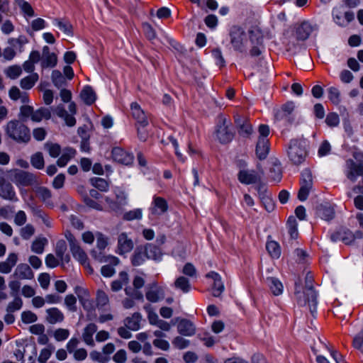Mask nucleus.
Instances as JSON below:
<instances>
[{"mask_svg":"<svg viewBox=\"0 0 363 363\" xmlns=\"http://www.w3.org/2000/svg\"><path fill=\"white\" fill-rule=\"evenodd\" d=\"M295 295L298 304L303 306L308 305L311 315L315 317L317 306V294L312 286V277L307 274L306 277V287L303 291L298 290L296 285Z\"/></svg>","mask_w":363,"mask_h":363,"instance_id":"1","label":"nucleus"},{"mask_svg":"<svg viewBox=\"0 0 363 363\" xmlns=\"http://www.w3.org/2000/svg\"><path fill=\"white\" fill-rule=\"evenodd\" d=\"M4 130L9 138L18 143H28L30 140V129L18 120L9 121Z\"/></svg>","mask_w":363,"mask_h":363,"instance_id":"2","label":"nucleus"},{"mask_svg":"<svg viewBox=\"0 0 363 363\" xmlns=\"http://www.w3.org/2000/svg\"><path fill=\"white\" fill-rule=\"evenodd\" d=\"M286 152L290 162L294 165H300L308 155L306 141L301 139L291 140Z\"/></svg>","mask_w":363,"mask_h":363,"instance_id":"3","label":"nucleus"},{"mask_svg":"<svg viewBox=\"0 0 363 363\" xmlns=\"http://www.w3.org/2000/svg\"><path fill=\"white\" fill-rule=\"evenodd\" d=\"M250 36L243 28L233 26L230 31V38L234 50L240 52L245 51Z\"/></svg>","mask_w":363,"mask_h":363,"instance_id":"4","label":"nucleus"},{"mask_svg":"<svg viewBox=\"0 0 363 363\" xmlns=\"http://www.w3.org/2000/svg\"><path fill=\"white\" fill-rule=\"evenodd\" d=\"M230 122L224 116H220L216 125V136L220 143L225 144L230 143L233 137L234 133L230 129Z\"/></svg>","mask_w":363,"mask_h":363,"instance_id":"5","label":"nucleus"},{"mask_svg":"<svg viewBox=\"0 0 363 363\" xmlns=\"http://www.w3.org/2000/svg\"><path fill=\"white\" fill-rule=\"evenodd\" d=\"M344 174L352 182H355L358 177L363 178V162L348 159L345 162Z\"/></svg>","mask_w":363,"mask_h":363,"instance_id":"6","label":"nucleus"},{"mask_svg":"<svg viewBox=\"0 0 363 363\" xmlns=\"http://www.w3.org/2000/svg\"><path fill=\"white\" fill-rule=\"evenodd\" d=\"M301 187L298 193V199L301 201L307 199L308 196L313 187V177L309 169H304L301 175L300 179Z\"/></svg>","mask_w":363,"mask_h":363,"instance_id":"7","label":"nucleus"},{"mask_svg":"<svg viewBox=\"0 0 363 363\" xmlns=\"http://www.w3.org/2000/svg\"><path fill=\"white\" fill-rule=\"evenodd\" d=\"M91 255L100 262H109L111 264H106L101 267V272L104 277H111L115 274V269L111 264L117 265L119 259L114 256H104L99 252L98 255L95 251L91 252Z\"/></svg>","mask_w":363,"mask_h":363,"instance_id":"8","label":"nucleus"},{"mask_svg":"<svg viewBox=\"0 0 363 363\" xmlns=\"http://www.w3.org/2000/svg\"><path fill=\"white\" fill-rule=\"evenodd\" d=\"M65 238L69 242V249L74 258L82 264L85 265L87 263L88 257L86 252L80 247L79 242L69 232L65 234Z\"/></svg>","mask_w":363,"mask_h":363,"instance_id":"9","label":"nucleus"},{"mask_svg":"<svg viewBox=\"0 0 363 363\" xmlns=\"http://www.w3.org/2000/svg\"><path fill=\"white\" fill-rule=\"evenodd\" d=\"M295 105L292 101H289L282 105L280 108L274 110V115L276 121L291 123L293 121L292 114Z\"/></svg>","mask_w":363,"mask_h":363,"instance_id":"10","label":"nucleus"},{"mask_svg":"<svg viewBox=\"0 0 363 363\" xmlns=\"http://www.w3.org/2000/svg\"><path fill=\"white\" fill-rule=\"evenodd\" d=\"M27 43L26 39L24 37H19L18 38H11L9 40V43L11 45V47L6 48L1 55L4 56L6 60H11L16 55L14 48H18L20 51L23 48V46Z\"/></svg>","mask_w":363,"mask_h":363,"instance_id":"11","label":"nucleus"},{"mask_svg":"<svg viewBox=\"0 0 363 363\" xmlns=\"http://www.w3.org/2000/svg\"><path fill=\"white\" fill-rule=\"evenodd\" d=\"M13 182L16 185L30 186L35 182V176L28 172L14 169L12 173Z\"/></svg>","mask_w":363,"mask_h":363,"instance_id":"12","label":"nucleus"},{"mask_svg":"<svg viewBox=\"0 0 363 363\" xmlns=\"http://www.w3.org/2000/svg\"><path fill=\"white\" fill-rule=\"evenodd\" d=\"M0 196L6 200L16 201L18 200L12 185L6 182L0 169Z\"/></svg>","mask_w":363,"mask_h":363,"instance_id":"13","label":"nucleus"},{"mask_svg":"<svg viewBox=\"0 0 363 363\" xmlns=\"http://www.w3.org/2000/svg\"><path fill=\"white\" fill-rule=\"evenodd\" d=\"M238 179L240 183L248 185L259 182L262 175L252 169H242L238 174Z\"/></svg>","mask_w":363,"mask_h":363,"instance_id":"14","label":"nucleus"},{"mask_svg":"<svg viewBox=\"0 0 363 363\" xmlns=\"http://www.w3.org/2000/svg\"><path fill=\"white\" fill-rule=\"evenodd\" d=\"M11 277L19 280H31L34 278V273L28 264L21 263L17 265Z\"/></svg>","mask_w":363,"mask_h":363,"instance_id":"15","label":"nucleus"},{"mask_svg":"<svg viewBox=\"0 0 363 363\" xmlns=\"http://www.w3.org/2000/svg\"><path fill=\"white\" fill-rule=\"evenodd\" d=\"M174 320L177 323V331L180 335L189 337L195 334L196 328L191 321L180 318H177Z\"/></svg>","mask_w":363,"mask_h":363,"instance_id":"16","label":"nucleus"},{"mask_svg":"<svg viewBox=\"0 0 363 363\" xmlns=\"http://www.w3.org/2000/svg\"><path fill=\"white\" fill-rule=\"evenodd\" d=\"M111 153L113 160L122 164L129 165L133 162V155L121 147L113 148Z\"/></svg>","mask_w":363,"mask_h":363,"instance_id":"17","label":"nucleus"},{"mask_svg":"<svg viewBox=\"0 0 363 363\" xmlns=\"http://www.w3.org/2000/svg\"><path fill=\"white\" fill-rule=\"evenodd\" d=\"M235 123L240 136L243 138H248L252 133V126L245 118L240 116H236L235 117Z\"/></svg>","mask_w":363,"mask_h":363,"instance_id":"18","label":"nucleus"},{"mask_svg":"<svg viewBox=\"0 0 363 363\" xmlns=\"http://www.w3.org/2000/svg\"><path fill=\"white\" fill-rule=\"evenodd\" d=\"M130 111L132 116L136 120L139 125L145 127L148 125L147 116L137 102H132L130 104Z\"/></svg>","mask_w":363,"mask_h":363,"instance_id":"19","label":"nucleus"},{"mask_svg":"<svg viewBox=\"0 0 363 363\" xmlns=\"http://www.w3.org/2000/svg\"><path fill=\"white\" fill-rule=\"evenodd\" d=\"M146 298L152 303H156L164 298V290L158 286L156 283H152L148 288L145 294Z\"/></svg>","mask_w":363,"mask_h":363,"instance_id":"20","label":"nucleus"},{"mask_svg":"<svg viewBox=\"0 0 363 363\" xmlns=\"http://www.w3.org/2000/svg\"><path fill=\"white\" fill-rule=\"evenodd\" d=\"M316 213L318 217L326 221H330L335 217V210L328 203L318 205L316 208Z\"/></svg>","mask_w":363,"mask_h":363,"instance_id":"21","label":"nucleus"},{"mask_svg":"<svg viewBox=\"0 0 363 363\" xmlns=\"http://www.w3.org/2000/svg\"><path fill=\"white\" fill-rule=\"evenodd\" d=\"M133 248V242L126 233H122L118 238V250L120 255L130 252Z\"/></svg>","mask_w":363,"mask_h":363,"instance_id":"22","label":"nucleus"},{"mask_svg":"<svg viewBox=\"0 0 363 363\" xmlns=\"http://www.w3.org/2000/svg\"><path fill=\"white\" fill-rule=\"evenodd\" d=\"M168 209V204L167 201L160 196H154L150 207V211L154 215H162Z\"/></svg>","mask_w":363,"mask_h":363,"instance_id":"23","label":"nucleus"},{"mask_svg":"<svg viewBox=\"0 0 363 363\" xmlns=\"http://www.w3.org/2000/svg\"><path fill=\"white\" fill-rule=\"evenodd\" d=\"M313 28L312 25L308 22L304 21L298 25L296 28V38L298 40H306L308 38L312 33Z\"/></svg>","mask_w":363,"mask_h":363,"instance_id":"24","label":"nucleus"},{"mask_svg":"<svg viewBox=\"0 0 363 363\" xmlns=\"http://www.w3.org/2000/svg\"><path fill=\"white\" fill-rule=\"evenodd\" d=\"M255 152L259 160L266 159L269 152V140L264 138H258Z\"/></svg>","mask_w":363,"mask_h":363,"instance_id":"25","label":"nucleus"},{"mask_svg":"<svg viewBox=\"0 0 363 363\" xmlns=\"http://www.w3.org/2000/svg\"><path fill=\"white\" fill-rule=\"evenodd\" d=\"M46 320L50 324H56L64 320L63 313L57 308L53 307L46 310Z\"/></svg>","mask_w":363,"mask_h":363,"instance_id":"26","label":"nucleus"},{"mask_svg":"<svg viewBox=\"0 0 363 363\" xmlns=\"http://www.w3.org/2000/svg\"><path fill=\"white\" fill-rule=\"evenodd\" d=\"M97 329L98 328L94 323H89L84 328L82 333V339L87 345L94 346L93 335L97 331Z\"/></svg>","mask_w":363,"mask_h":363,"instance_id":"27","label":"nucleus"},{"mask_svg":"<svg viewBox=\"0 0 363 363\" xmlns=\"http://www.w3.org/2000/svg\"><path fill=\"white\" fill-rule=\"evenodd\" d=\"M9 98L13 101L20 100L23 104L29 103L28 94L26 92L21 91L18 87L13 86L9 91Z\"/></svg>","mask_w":363,"mask_h":363,"instance_id":"28","label":"nucleus"},{"mask_svg":"<svg viewBox=\"0 0 363 363\" xmlns=\"http://www.w3.org/2000/svg\"><path fill=\"white\" fill-rule=\"evenodd\" d=\"M141 320V314L140 313H135L130 317H127L124 320V324L128 330L136 331L140 328Z\"/></svg>","mask_w":363,"mask_h":363,"instance_id":"29","label":"nucleus"},{"mask_svg":"<svg viewBox=\"0 0 363 363\" xmlns=\"http://www.w3.org/2000/svg\"><path fill=\"white\" fill-rule=\"evenodd\" d=\"M147 259L159 260L161 259L162 252L160 249L153 244H147L143 248Z\"/></svg>","mask_w":363,"mask_h":363,"instance_id":"30","label":"nucleus"},{"mask_svg":"<svg viewBox=\"0 0 363 363\" xmlns=\"http://www.w3.org/2000/svg\"><path fill=\"white\" fill-rule=\"evenodd\" d=\"M82 100L86 105H91L96 99V93L90 86H86L80 93Z\"/></svg>","mask_w":363,"mask_h":363,"instance_id":"31","label":"nucleus"},{"mask_svg":"<svg viewBox=\"0 0 363 363\" xmlns=\"http://www.w3.org/2000/svg\"><path fill=\"white\" fill-rule=\"evenodd\" d=\"M76 150L72 147H67L63 150L62 155L57 160V164L59 167H65L68 162L74 157Z\"/></svg>","mask_w":363,"mask_h":363,"instance_id":"32","label":"nucleus"},{"mask_svg":"<svg viewBox=\"0 0 363 363\" xmlns=\"http://www.w3.org/2000/svg\"><path fill=\"white\" fill-rule=\"evenodd\" d=\"M51 118V112L49 108L40 107L34 111L32 121L33 122H40L42 120H48Z\"/></svg>","mask_w":363,"mask_h":363,"instance_id":"33","label":"nucleus"},{"mask_svg":"<svg viewBox=\"0 0 363 363\" xmlns=\"http://www.w3.org/2000/svg\"><path fill=\"white\" fill-rule=\"evenodd\" d=\"M36 195L47 205L53 206V203L51 201V191L46 187L40 186L35 190Z\"/></svg>","mask_w":363,"mask_h":363,"instance_id":"34","label":"nucleus"},{"mask_svg":"<svg viewBox=\"0 0 363 363\" xmlns=\"http://www.w3.org/2000/svg\"><path fill=\"white\" fill-rule=\"evenodd\" d=\"M174 287L186 294L191 291V284L188 278L180 276L174 281Z\"/></svg>","mask_w":363,"mask_h":363,"instance_id":"35","label":"nucleus"},{"mask_svg":"<svg viewBox=\"0 0 363 363\" xmlns=\"http://www.w3.org/2000/svg\"><path fill=\"white\" fill-rule=\"evenodd\" d=\"M267 281L274 295L279 296L282 294L283 285L278 279L274 277H269L267 278Z\"/></svg>","mask_w":363,"mask_h":363,"instance_id":"36","label":"nucleus"},{"mask_svg":"<svg viewBox=\"0 0 363 363\" xmlns=\"http://www.w3.org/2000/svg\"><path fill=\"white\" fill-rule=\"evenodd\" d=\"M38 80V75L36 73L28 75L20 81V86L23 89H30L34 86Z\"/></svg>","mask_w":363,"mask_h":363,"instance_id":"37","label":"nucleus"},{"mask_svg":"<svg viewBox=\"0 0 363 363\" xmlns=\"http://www.w3.org/2000/svg\"><path fill=\"white\" fill-rule=\"evenodd\" d=\"M146 259L143 248L137 247L132 256L131 262L133 265L140 266L144 263Z\"/></svg>","mask_w":363,"mask_h":363,"instance_id":"38","label":"nucleus"},{"mask_svg":"<svg viewBox=\"0 0 363 363\" xmlns=\"http://www.w3.org/2000/svg\"><path fill=\"white\" fill-rule=\"evenodd\" d=\"M76 293L77 294L79 300L82 303L84 308L88 311L91 310L92 308V303L91 301L86 297H83V295H84V296H88L87 291L84 289L77 288Z\"/></svg>","mask_w":363,"mask_h":363,"instance_id":"39","label":"nucleus"},{"mask_svg":"<svg viewBox=\"0 0 363 363\" xmlns=\"http://www.w3.org/2000/svg\"><path fill=\"white\" fill-rule=\"evenodd\" d=\"M47 243L48 240L45 238H38L35 239L31 244L32 252L36 254H42L44 252V248Z\"/></svg>","mask_w":363,"mask_h":363,"instance_id":"40","label":"nucleus"},{"mask_svg":"<svg viewBox=\"0 0 363 363\" xmlns=\"http://www.w3.org/2000/svg\"><path fill=\"white\" fill-rule=\"evenodd\" d=\"M53 24L57 26L65 34L68 35L72 34V26L69 21L55 18L53 21Z\"/></svg>","mask_w":363,"mask_h":363,"instance_id":"41","label":"nucleus"},{"mask_svg":"<svg viewBox=\"0 0 363 363\" xmlns=\"http://www.w3.org/2000/svg\"><path fill=\"white\" fill-rule=\"evenodd\" d=\"M67 250V244L65 240H60L57 242L56 246H55V254L57 257L61 260H65L67 262L69 261V257L67 256L66 259L65 257V253Z\"/></svg>","mask_w":363,"mask_h":363,"instance_id":"42","label":"nucleus"},{"mask_svg":"<svg viewBox=\"0 0 363 363\" xmlns=\"http://www.w3.org/2000/svg\"><path fill=\"white\" fill-rule=\"evenodd\" d=\"M44 147L52 157H57L61 152V147L57 143L47 142L44 145Z\"/></svg>","mask_w":363,"mask_h":363,"instance_id":"43","label":"nucleus"},{"mask_svg":"<svg viewBox=\"0 0 363 363\" xmlns=\"http://www.w3.org/2000/svg\"><path fill=\"white\" fill-rule=\"evenodd\" d=\"M52 82L58 89L62 88L66 84V80L59 70H53L51 75Z\"/></svg>","mask_w":363,"mask_h":363,"instance_id":"44","label":"nucleus"},{"mask_svg":"<svg viewBox=\"0 0 363 363\" xmlns=\"http://www.w3.org/2000/svg\"><path fill=\"white\" fill-rule=\"evenodd\" d=\"M266 248L269 255L274 258H279L281 255L279 245L275 241H269L266 245Z\"/></svg>","mask_w":363,"mask_h":363,"instance_id":"45","label":"nucleus"},{"mask_svg":"<svg viewBox=\"0 0 363 363\" xmlns=\"http://www.w3.org/2000/svg\"><path fill=\"white\" fill-rule=\"evenodd\" d=\"M30 163L33 167L38 169H43L45 162L43 154L38 152L33 155L30 158Z\"/></svg>","mask_w":363,"mask_h":363,"instance_id":"46","label":"nucleus"},{"mask_svg":"<svg viewBox=\"0 0 363 363\" xmlns=\"http://www.w3.org/2000/svg\"><path fill=\"white\" fill-rule=\"evenodd\" d=\"M90 182L92 186L101 191H107L108 190V183L103 178L94 177L91 179Z\"/></svg>","mask_w":363,"mask_h":363,"instance_id":"47","label":"nucleus"},{"mask_svg":"<svg viewBox=\"0 0 363 363\" xmlns=\"http://www.w3.org/2000/svg\"><path fill=\"white\" fill-rule=\"evenodd\" d=\"M328 99L334 104L337 105L340 102V92L336 87L331 86L328 89Z\"/></svg>","mask_w":363,"mask_h":363,"instance_id":"48","label":"nucleus"},{"mask_svg":"<svg viewBox=\"0 0 363 363\" xmlns=\"http://www.w3.org/2000/svg\"><path fill=\"white\" fill-rule=\"evenodd\" d=\"M34 109L32 106L28 105H23L20 108L19 117L23 121H27L29 118L32 120Z\"/></svg>","mask_w":363,"mask_h":363,"instance_id":"49","label":"nucleus"},{"mask_svg":"<svg viewBox=\"0 0 363 363\" xmlns=\"http://www.w3.org/2000/svg\"><path fill=\"white\" fill-rule=\"evenodd\" d=\"M69 330L65 328H57L53 333V337L57 342L66 340L69 336Z\"/></svg>","mask_w":363,"mask_h":363,"instance_id":"50","label":"nucleus"},{"mask_svg":"<svg viewBox=\"0 0 363 363\" xmlns=\"http://www.w3.org/2000/svg\"><path fill=\"white\" fill-rule=\"evenodd\" d=\"M21 73L22 69L21 67L18 65L10 66L5 71L6 75L11 79H17Z\"/></svg>","mask_w":363,"mask_h":363,"instance_id":"51","label":"nucleus"},{"mask_svg":"<svg viewBox=\"0 0 363 363\" xmlns=\"http://www.w3.org/2000/svg\"><path fill=\"white\" fill-rule=\"evenodd\" d=\"M23 306V301L19 296H16L14 299L10 302L6 308L8 313H13L20 310Z\"/></svg>","mask_w":363,"mask_h":363,"instance_id":"52","label":"nucleus"},{"mask_svg":"<svg viewBox=\"0 0 363 363\" xmlns=\"http://www.w3.org/2000/svg\"><path fill=\"white\" fill-rule=\"evenodd\" d=\"M143 217V211L141 208H135L126 212L123 215V218L126 220H140Z\"/></svg>","mask_w":363,"mask_h":363,"instance_id":"53","label":"nucleus"},{"mask_svg":"<svg viewBox=\"0 0 363 363\" xmlns=\"http://www.w3.org/2000/svg\"><path fill=\"white\" fill-rule=\"evenodd\" d=\"M57 62V57L55 53H52L43 58L42 67H54Z\"/></svg>","mask_w":363,"mask_h":363,"instance_id":"54","label":"nucleus"},{"mask_svg":"<svg viewBox=\"0 0 363 363\" xmlns=\"http://www.w3.org/2000/svg\"><path fill=\"white\" fill-rule=\"evenodd\" d=\"M190 341L181 336H177L172 340V345L179 350H184L189 347Z\"/></svg>","mask_w":363,"mask_h":363,"instance_id":"55","label":"nucleus"},{"mask_svg":"<svg viewBox=\"0 0 363 363\" xmlns=\"http://www.w3.org/2000/svg\"><path fill=\"white\" fill-rule=\"evenodd\" d=\"M35 233V228L31 224H27L20 230V235L23 240H29Z\"/></svg>","mask_w":363,"mask_h":363,"instance_id":"56","label":"nucleus"},{"mask_svg":"<svg viewBox=\"0 0 363 363\" xmlns=\"http://www.w3.org/2000/svg\"><path fill=\"white\" fill-rule=\"evenodd\" d=\"M282 176L281 167L279 165L274 164L271 167L269 171L270 178L277 182H280Z\"/></svg>","mask_w":363,"mask_h":363,"instance_id":"57","label":"nucleus"},{"mask_svg":"<svg viewBox=\"0 0 363 363\" xmlns=\"http://www.w3.org/2000/svg\"><path fill=\"white\" fill-rule=\"evenodd\" d=\"M224 291V285L221 281V278L213 281L212 288V295L215 297H219Z\"/></svg>","mask_w":363,"mask_h":363,"instance_id":"58","label":"nucleus"},{"mask_svg":"<svg viewBox=\"0 0 363 363\" xmlns=\"http://www.w3.org/2000/svg\"><path fill=\"white\" fill-rule=\"evenodd\" d=\"M52 349L51 346L42 349L38 358V362L40 363H46L52 354Z\"/></svg>","mask_w":363,"mask_h":363,"instance_id":"59","label":"nucleus"},{"mask_svg":"<svg viewBox=\"0 0 363 363\" xmlns=\"http://www.w3.org/2000/svg\"><path fill=\"white\" fill-rule=\"evenodd\" d=\"M326 124L330 127L337 126L340 123L339 116L336 113H330L325 118Z\"/></svg>","mask_w":363,"mask_h":363,"instance_id":"60","label":"nucleus"},{"mask_svg":"<svg viewBox=\"0 0 363 363\" xmlns=\"http://www.w3.org/2000/svg\"><path fill=\"white\" fill-rule=\"evenodd\" d=\"M17 2L21 10L26 15L30 17L34 16V11L30 4L25 0H17Z\"/></svg>","mask_w":363,"mask_h":363,"instance_id":"61","label":"nucleus"},{"mask_svg":"<svg viewBox=\"0 0 363 363\" xmlns=\"http://www.w3.org/2000/svg\"><path fill=\"white\" fill-rule=\"evenodd\" d=\"M259 184L257 186L256 189L257 190L258 196L261 201L264 200L265 199L271 196L270 194L267 191V188L265 184L258 182Z\"/></svg>","mask_w":363,"mask_h":363,"instance_id":"62","label":"nucleus"},{"mask_svg":"<svg viewBox=\"0 0 363 363\" xmlns=\"http://www.w3.org/2000/svg\"><path fill=\"white\" fill-rule=\"evenodd\" d=\"M21 319L24 323L28 324L35 322L38 319V317L34 313L28 311H23L21 313Z\"/></svg>","mask_w":363,"mask_h":363,"instance_id":"63","label":"nucleus"},{"mask_svg":"<svg viewBox=\"0 0 363 363\" xmlns=\"http://www.w3.org/2000/svg\"><path fill=\"white\" fill-rule=\"evenodd\" d=\"M353 346L363 354V329L354 337Z\"/></svg>","mask_w":363,"mask_h":363,"instance_id":"64","label":"nucleus"}]
</instances>
